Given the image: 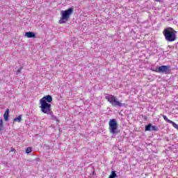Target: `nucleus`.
I'll use <instances>...</instances> for the list:
<instances>
[{
  "label": "nucleus",
  "instance_id": "obj_11",
  "mask_svg": "<svg viewBox=\"0 0 178 178\" xmlns=\"http://www.w3.org/2000/svg\"><path fill=\"white\" fill-rule=\"evenodd\" d=\"M115 177H118V175H116V172L112 171L108 178H115Z\"/></svg>",
  "mask_w": 178,
  "mask_h": 178
},
{
  "label": "nucleus",
  "instance_id": "obj_14",
  "mask_svg": "<svg viewBox=\"0 0 178 178\" xmlns=\"http://www.w3.org/2000/svg\"><path fill=\"white\" fill-rule=\"evenodd\" d=\"M51 119L52 120H56L57 122H58V118H56V116L55 115H51Z\"/></svg>",
  "mask_w": 178,
  "mask_h": 178
},
{
  "label": "nucleus",
  "instance_id": "obj_9",
  "mask_svg": "<svg viewBox=\"0 0 178 178\" xmlns=\"http://www.w3.org/2000/svg\"><path fill=\"white\" fill-rule=\"evenodd\" d=\"M4 120L8 122L9 120V108H7L3 114Z\"/></svg>",
  "mask_w": 178,
  "mask_h": 178
},
{
  "label": "nucleus",
  "instance_id": "obj_2",
  "mask_svg": "<svg viewBox=\"0 0 178 178\" xmlns=\"http://www.w3.org/2000/svg\"><path fill=\"white\" fill-rule=\"evenodd\" d=\"M177 32L172 27L166 28L163 30V34L165 37V40L169 42H173L176 41V33Z\"/></svg>",
  "mask_w": 178,
  "mask_h": 178
},
{
  "label": "nucleus",
  "instance_id": "obj_16",
  "mask_svg": "<svg viewBox=\"0 0 178 178\" xmlns=\"http://www.w3.org/2000/svg\"><path fill=\"white\" fill-rule=\"evenodd\" d=\"M156 2H161V0H154Z\"/></svg>",
  "mask_w": 178,
  "mask_h": 178
},
{
  "label": "nucleus",
  "instance_id": "obj_1",
  "mask_svg": "<svg viewBox=\"0 0 178 178\" xmlns=\"http://www.w3.org/2000/svg\"><path fill=\"white\" fill-rule=\"evenodd\" d=\"M51 102H52V96L49 95L44 96L40 99V108L42 113H45L46 115H52V106L49 104Z\"/></svg>",
  "mask_w": 178,
  "mask_h": 178
},
{
  "label": "nucleus",
  "instance_id": "obj_12",
  "mask_svg": "<svg viewBox=\"0 0 178 178\" xmlns=\"http://www.w3.org/2000/svg\"><path fill=\"white\" fill-rule=\"evenodd\" d=\"M3 129V120L2 118H0V131H2Z\"/></svg>",
  "mask_w": 178,
  "mask_h": 178
},
{
  "label": "nucleus",
  "instance_id": "obj_6",
  "mask_svg": "<svg viewBox=\"0 0 178 178\" xmlns=\"http://www.w3.org/2000/svg\"><path fill=\"white\" fill-rule=\"evenodd\" d=\"M170 67L169 65H161L156 70H153V72H156V73H165V74H169L170 72Z\"/></svg>",
  "mask_w": 178,
  "mask_h": 178
},
{
  "label": "nucleus",
  "instance_id": "obj_13",
  "mask_svg": "<svg viewBox=\"0 0 178 178\" xmlns=\"http://www.w3.org/2000/svg\"><path fill=\"white\" fill-rule=\"evenodd\" d=\"M33 151V149L31 147H27L26 149V154H30Z\"/></svg>",
  "mask_w": 178,
  "mask_h": 178
},
{
  "label": "nucleus",
  "instance_id": "obj_5",
  "mask_svg": "<svg viewBox=\"0 0 178 178\" xmlns=\"http://www.w3.org/2000/svg\"><path fill=\"white\" fill-rule=\"evenodd\" d=\"M108 130L111 134H118L119 131L118 130V121L115 119H111L108 122Z\"/></svg>",
  "mask_w": 178,
  "mask_h": 178
},
{
  "label": "nucleus",
  "instance_id": "obj_10",
  "mask_svg": "<svg viewBox=\"0 0 178 178\" xmlns=\"http://www.w3.org/2000/svg\"><path fill=\"white\" fill-rule=\"evenodd\" d=\"M22 115H18V117L14 118L13 122H17L18 123H20L22 122Z\"/></svg>",
  "mask_w": 178,
  "mask_h": 178
},
{
  "label": "nucleus",
  "instance_id": "obj_7",
  "mask_svg": "<svg viewBox=\"0 0 178 178\" xmlns=\"http://www.w3.org/2000/svg\"><path fill=\"white\" fill-rule=\"evenodd\" d=\"M145 131H151V130H152L153 131H158V127L152 125V124H149L145 126Z\"/></svg>",
  "mask_w": 178,
  "mask_h": 178
},
{
  "label": "nucleus",
  "instance_id": "obj_4",
  "mask_svg": "<svg viewBox=\"0 0 178 178\" xmlns=\"http://www.w3.org/2000/svg\"><path fill=\"white\" fill-rule=\"evenodd\" d=\"M105 98L108 102H110L112 106H123V104L118 101V98L113 95H108Z\"/></svg>",
  "mask_w": 178,
  "mask_h": 178
},
{
  "label": "nucleus",
  "instance_id": "obj_15",
  "mask_svg": "<svg viewBox=\"0 0 178 178\" xmlns=\"http://www.w3.org/2000/svg\"><path fill=\"white\" fill-rule=\"evenodd\" d=\"M22 70H23V67H21L19 69H18L17 70V74H19V73H20V72H22Z\"/></svg>",
  "mask_w": 178,
  "mask_h": 178
},
{
  "label": "nucleus",
  "instance_id": "obj_8",
  "mask_svg": "<svg viewBox=\"0 0 178 178\" xmlns=\"http://www.w3.org/2000/svg\"><path fill=\"white\" fill-rule=\"evenodd\" d=\"M25 37L27 38H35V33L34 32L29 31L25 33Z\"/></svg>",
  "mask_w": 178,
  "mask_h": 178
},
{
  "label": "nucleus",
  "instance_id": "obj_3",
  "mask_svg": "<svg viewBox=\"0 0 178 178\" xmlns=\"http://www.w3.org/2000/svg\"><path fill=\"white\" fill-rule=\"evenodd\" d=\"M73 13V8H70L65 10H62L60 12V17L58 21L59 24H65V23L69 21L70 19V16H72Z\"/></svg>",
  "mask_w": 178,
  "mask_h": 178
}]
</instances>
